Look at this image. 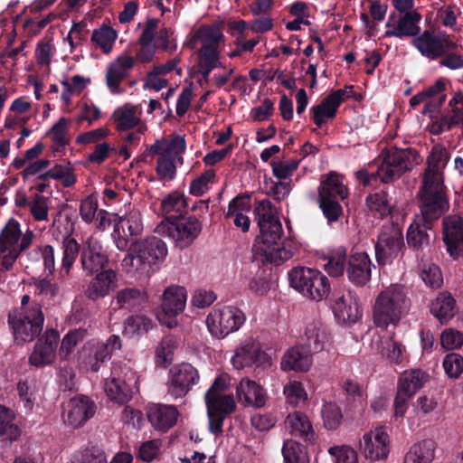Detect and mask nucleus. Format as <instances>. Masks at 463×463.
Masks as SVG:
<instances>
[{
  "instance_id": "1",
  "label": "nucleus",
  "mask_w": 463,
  "mask_h": 463,
  "mask_svg": "<svg viewBox=\"0 0 463 463\" xmlns=\"http://www.w3.org/2000/svg\"><path fill=\"white\" fill-rule=\"evenodd\" d=\"M254 213L260 228V235L256 237L252 247L254 259L258 260L260 257L261 261H269L275 265H280L289 260L293 256V251L281 241L282 225L271 202L258 201Z\"/></svg>"
},
{
  "instance_id": "2",
  "label": "nucleus",
  "mask_w": 463,
  "mask_h": 463,
  "mask_svg": "<svg viewBox=\"0 0 463 463\" xmlns=\"http://www.w3.org/2000/svg\"><path fill=\"white\" fill-rule=\"evenodd\" d=\"M411 307V300L404 286L392 284L382 290L375 298L373 319L376 326L386 329L399 324Z\"/></svg>"
},
{
  "instance_id": "3",
  "label": "nucleus",
  "mask_w": 463,
  "mask_h": 463,
  "mask_svg": "<svg viewBox=\"0 0 463 463\" xmlns=\"http://www.w3.org/2000/svg\"><path fill=\"white\" fill-rule=\"evenodd\" d=\"M168 250L160 238L152 236L132 242L122 260V268L128 274L144 271L147 266L163 261Z\"/></svg>"
},
{
  "instance_id": "4",
  "label": "nucleus",
  "mask_w": 463,
  "mask_h": 463,
  "mask_svg": "<svg viewBox=\"0 0 463 463\" xmlns=\"http://www.w3.org/2000/svg\"><path fill=\"white\" fill-rule=\"evenodd\" d=\"M431 178V180L430 177L422 180L416 195L420 210L416 218L425 223H434L449 209L444 183L440 182L439 177L432 175Z\"/></svg>"
},
{
  "instance_id": "5",
  "label": "nucleus",
  "mask_w": 463,
  "mask_h": 463,
  "mask_svg": "<svg viewBox=\"0 0 463 463\" xmlns=\"http://www.w3.org/2000/svg\"><path fill=\"white\" fill-rule=\"evenodd\" d=\"M185 150L184 137L175 136L171 140L161 138L150 146L143 156V160L148 155L157 156L156 174L160 180L170 181L175 176V160H182L181 155Z\"/></svg>"
},
{
  "instance_id": "6",
  "label": "nucleus",
  "mask_w": 463,
  "mask_h": 463,
  "mask_svg": "<svg viewBox=\"0 0 463 463\" xmlns=\"http://www.w3.org/2000/svg\"><path fill=\"white\" fill-rule=\"evenodd\" d=\"M44 316L39 304L31 308L14 309L8 315V324L18 345L32 342L43 331Z\"/></svg>"
},
{
  "instance_id": "7",
  "label": "nucleus",
  "mask_w": 463,
  "mask_h": 463,
  "mask_svg": "<svg viewBox=\"0 0 463 463\" xmlns=\"http://www.w3.org/2000/svg\"><path fill=\"white\" fill-rule=\"evenodd\" d=\"M289 285L304 297L320 301L328 297L331 286L326 275L317 269L296 267L288 272Z\"/></svg>"
},
{
  "instance_id": "8",
  "label": "nucleus",
  "mask_w": 463,
  "mask_h": 463,
  "mask_svg": "<svg viewBox=\"0 0 463 463\" xmlns=\"http://www.w3.org/2000/svg\"><path fill=\"white\" fill-rule=\"evenodd\" d=\"M348 195L347 188L343 184V177L335 172L327 175L318 187V203L328 222H336L343 213L339 203Z\"/></svg>"
},
{
  "instance_id": "9",
  "label": "nucleus",
  "mask_w": 463,
  "mask_h": 463,
  "mask_svg": "<svg viewBox=\"0 0 463 463\" xmlns=\"http://www.w3.org/2000/svg\"><path fill=\"white\" fill-rule=\"evenodd\" d=\"M419 154L411 147L390 151L378 167L376 175L382 182L391 183L419 164Z\"/></svg>"
},
{
  "instance_id": "10",
  "label": "nucleus",
  "mask_w": 463,
  "mask_h": 463,
  "mask_svg": "<svg viewBox=\"0 0 463 463\" xmlns=\"http://www.w3.org/2000/svg\"><path fill=\"white\" fill-rule=\"evenodd\" d=\"M245 316L237 307L226 306L212 311L206 318L209 332L216 338H224L237 331L244 323Z\"/></svg>"
},
{
  "instance_id": "11",
  "label": "nucleus",
  "mask_w": 463,
  "mask_h": 463,
  "mask_svg": "<svg viewBox=\"0 0 463 463\" xmlns=\"http://www.w3.org/2000/svg\"><path fill=\"white\" fill-rule=\"evenodd\" d=\"M199 380V373L191 364L182 363L173 365L168 373L166 393L174 400L184 398Z\"/></svg>"
},
{
  "instance_id": "12",
  "label": "nucleus",
  "mask_w": 463,
  "mask_h": 463,
  "mask_svg": "<svg viewBox=\"0 0 463 463\" xmlns=\"http://www.w3.org/2000/svg\"><path fill=\"white\" fill-rule=\"evenodd\" d=\"M135 381V373L128 366L115 365L111 371V376L106 379L104 390L109 400L126 404L131 399L133 392L131 382Z\"/></svg>"
},
{
  "instance_id": "13",
  "label": "nucleus",
  "mask_w": 463,
  "mask_h": 463,
  "mask_svg": "<svg viewBox=\"0 0 463 463\" xmlns=\"http://www.w3.org/2000/svg\"><path fill=\"white\" fill-rule=\"evenodd\" d=\"M158 229L172 238L177 247L184 249L198 237L202 223L194 216L180 217L172 222H162Z\"/></svg>"
},
{
  "instance_id": "14",
  "label": "nucleus",
  "mask_w": 463,
  "mask_h": 463,
  "mask_svg": "<svg viewBox=\"0 0 463 463\" xmlns=\"http://www.w3.org/2000/svg\"><path fill=\"white\" fill-rule=\"evenodd\" d=\"M404 246L402 229L397 224L383 226L375 243V258L379 265L396 259Z\"/></svg>"
},
{
  "instance_id": "15",
  "label": "nucleus",
  "mask_w": 463,
  "mask_h": 463,
  "mask_svg": "<svg viewBox=\"0 0 463 463\" xmlns=\"http://www.w3.org/2000/svg\"><path fill=\"white\" fill-rule=\"evenodd\" d=\"M429 374L420 369L405 371L399 379L394 400L395 416H403L407 402L429 381Z\"/></svg>"
},
{
  "instance_id": "16",
  "label": "nucleus",
  "mask_w": 463,
  "mask_h": 463,
  "mask_svg": "<svg viewBox=\"0 0 463 463\" xmlns=\"http://www.w3.org/2000/svg\"><path fill=\"white\" fill-rule=\"evenodd\" d=\"M21 237L19 222L10 219L0 234V263L8 270L20 255L18 241Z\"/></svg>"
},
{
  "instance_id": "17",
  "label": "nucleus",
  "mask_w": 463,
  "mask_h": 463,
  "mask_svg": "<svg viewBox=\"0 0 463 463\" xmlns=\"http://www.w3.org/2000/svg\"><path fill=\"white\" fill-rule=\"evenodd\" d=\"M109 263V255L99 241L89 237L82 244L80 264L88 275L102 271Z\"/></svg>"
},
{
  "instance_id": "18",
  "label": "nucleus",
  "mask_w": 463,
  "mask_h": 463,
  "mask_svg": "<svg viewBox=\"0 0 463 463\" xmlns=\"http://www.w3.org/2000/svg\"><path fill=\"white\" fill-rule=\"evenodd\" d=\"M412 43L421 55L431 60L442 57L446 52L457 47L455 43L446 38H441L428 30L415 37L412 40Z\"/></svg>"
},
{
  "instance_id": "19",
  "label": "nucleus",
  "mask_w": 463,
  "mask_h": 463,
  "mask_svg": "<svg viewBox=\"0 0 463 463\" xmlns=\"http://www.w3.org/2000/svg\"><path fill=\"white\" fill-rule=\"evenodd\" d=\"M59 341L58 331L47 329L36 342L29 357V362L35 367L52 364L56 358V348Z\"/></svg>"
},
{
  "instance_id": "20",
  "label": "nucleus",
  "mask_w": 463,
  "mask_h": 463,
  "mask_svg": "<svg viewBox=\"0 0 463 463\" xmlns=\"http://www.w3.org/2000/svg\"><path fill=\"white\" fill-rule=\"evenodd\" d=\"M95 410L94 402L87 396L71 398L66 405L63 420L74 429L79 428L93 417Z\"/></svg>"
},
{
  "instance_id": "21",
  "label": "nucleus",
  "mask_w": 463,
  "mask_h": 463,
  "mask_svg": "<svg viewBox=\"0 0 463 463\" xmlns=\"http://www.w3.org/2000/svg\"><path fill=\"white\" fill-rule=\"evenodd\" d=\"M442 226L447 251L454 259L463 256V219L456 214L447 216Z\"/></svg>"
},
{
  "instance_id": "22",
  "label": "nucleus",
  "mask_w": 463,
  "mask_h": 463,
  "mask_svg": "<svg viewBox=\"0 0 463 463\" xmlns=\"http://www.w3.org/2000/svg\"><path fill=\"white\" fill-rule=\"evenodd\" d=\"M331 306L340 323H354L361 317L356 298L350 292H333Z\"/></svg>"
},
{
  "instance_id": "23",
  "label": "nucleus",
  "mask_w": 463,
  "mask_h": 463,
  "mask_svg": "<svg viewBox=\"0 0 463 463\" xmlns=\"http://www.w3.org/2000/svg\"><path fill=\"white\" fill-rule=\"evenodd\" d=\"M186 292L184 288L172 286L167 288L162 298V311L164 316L167 317L168 321L160 318L168 327H173L176 323L173 320L179 313H181L185 307Z\"/></svg>"
},
{
  "instance_id": "24",
  "label": "nucleus",
  "mask_w": 463,
  "mask_h": 463,
  "mask_svg": "<svg viewBox=\"0 0 463 463\" xmlns=\"http://www.w3.org/2000/svg\"><path fill=\"white\" fill-rule=\"evenodd\" d=\"M118 287V277L111 269L97 272L85 290V296L96 301L108 296Z\"/></svg>"
},
{
  "instance_id": "25",
  "label": "nucleus",
  "mask_w": 463,
  "mask_h": 463,
  "mask_svg": "<svg viewBox=\"0 0 463 463\" xmlns=\"http://www.w3.org/2000/svg\"><path fill=\"white\" fill-rule=\"evenodd\" d=\"M372 262L365 252H357L349 257L346 274L356 286H364L371 279Z\"/></svg>"
},
{
  "instance_id": "26",
  "label": "nucleus",
  "mask_w": 463,
  "mask_h": 463,
  "mask_svg": "<svg viewBox=\"0 0 463 463\" xmlns=\"http://www.w3.org/2000/svg\"><path fill=\"white\" fill-rule=\"evenodd\" d=\"M432 225L433 223H425V222L415 217L407 231L408 245L415 250H424L429 248L435 239Z\"/></svg>"
},
{
  "instance_id": "27",
  "label": "nucleus",
  "mask_w": 463,
  "mask_h": 463,
  "mask_svg": "<svg viewBox=\"0 0 463 463\" xmlns=\"http://www.w3.org/2000/svg\"><path fill=\"white\" fill-rule=\"evenodd\" d=\"M312 364L311 350L304 345H295L286 351L280 362L283 371L307 372Z\"/></svg>"
},
{
  "instance_id": "28",
  "label": "nucleus",
  "mask_w": 463,
  "mask_h": 463,
  "mask_svg": "<svg viewBox=\"0 0 463 463\" xmlns=\"http://www.w3.org/2000/svg\"><path fill=\"white\" fill-rule=\"evenodd\" d=\"M388 435L381 430H376L373 437L371 433H366L361 441V449L366 458L371 460H379L387 457Z\"/></svg>"
},
{
  "instance_id": "29",
  "label": "nucleus",
  "mask_w": 463,
  "mask_h": 463,
  "mask_svg": "<svg viewBox=\"0 0 463 463\" xmlns=\"http://www.w3.org/2000/svg\"><path fill=\"white\" fill-rule=\"evenodd\" d=\"M345 91L344 90H337L333 91L322 101L314 106L311 110L313 111L314 123L320 128L326 119H332L335 117L337 109L343 101V97Z\"/></svg>"
},
{
  "instance_id": "30",
  "label": "nucleus",
  "mask_w": 463,
  "mask_h": 463,
  "mask_svg": "<svg viewBox=\"0 0 463 463\" xmlns=\"http://www.w3.org/2000/svg\"><path fill=\"white\" fill-rule=\"evenodd\" d=\"M178 414L174 405L153 404L147 410V418L152 426L164 432L176 423Z\"/></svg>"
},
{
  "instance_id": "31",
  "label": "nucleus",
  "mask_w": 463,
  "mask_h": 463,
  "mask_svg": "<svg viewBox=\"0 0 463 463\" xmlns=\"http://www.w3.org/2000/svg\"><path fill=\"white\" fill-rule=\"evenodd\" d=\"M265 354L261 351L258 343L253 340H246L235 351L232 357V363L236 369H241L260 363Z\"/></svg>"
},
{
  "instance_id": "32",
  "label": "nucleus",
  "mask_w": 463,
  "mask_h": 463,
  "mask_svg": "<svg viewBox=\"0 0 463 463\" xmlns=\"http://www.w3.org/2000/svg\"><path fill=\"white\" fill-rule=\"evenodd\" d=\"M147 300L145 291L136 287H127L117 291L113 301L118 309L128 311L139 310Z\"/></svg>"
},
{
  "instance_id": "33",
  "label": "nucleus",
  "mask_w": 463,
  "mask_h": 463,
  "mask_svg": "<svg viewBox=\"0 0 463 463\" xmlns=\"http://www.w3.org/2000/svg\"><path fill=\"white\" fill-rule=\"evenodd\" d=\"M285 425L292 436L303 439L305 441L313 442L315 440V431L305 414L298 411L288 414Z\"/></svg>"
},
{
  "instance_id": "34",
  "label": "nucleus",
  "mask_w": 463,
  "mask_h": 463,
  "mask_svg": "<svg viewBox=\"0 0 463 463\" xmlns=\"http://www.w3.org/2000/svg\"><path fill=\"white\" fill-rule=\"evenodd\" d=\"M133 66L134 58L131 56H120L109 65L106 80L112 92H118L119 83L128 76V71Z\"/></svg>"
},
{
  "instance_id": "35",
  "label": "nucleus",
  "mask_w": 463,
  "mask_h": 463,
  "mask_svg": "<svg viewBox=\"0 0 463 463\" xmlns=\"http://www.w3.org/2000/svg\"><path fill=\"white\" fill-rule=\"evenodd\" d=\"M237 397L240 402L257 408L265 404V397L261 387L254 381L242 379L237 386Z\"/></svg>"
},
{
  "instance_id": "36",
  "label": "nucleus",
  "mask_w": 463,
  "mask_h": 463,
  "mask_svg": "<svg viewBox=\"0 0 463 463\" xmlns=\"http://www.w3.org/2000/svg\"><path fill=\"white\" fill-rule=\"evenodd\" d=\"M449 152L442 146H434L427 158V168L422 175V180L430 177L431 180L432 175L439 177L440 182L444 183L442 169L449 161Z\"/></svg>"
},
{
  "instance_id": "37",
  "label": "nucleus",
  "mask_w": 463,
  "mask_h": 463,
  "mask_svg": "<svg viewBox=\"0 0 463 463\" xmlns=\"http://www.w3.org/2000/svg\"><path fill=\"white\" fill-rule=\"evenodd\" d=\"M420 19L421 15L417 11L407 12L399 19L395 28L385 33V36H416L420 33L417 24Z\"/></svg>"
},
{
  "instance_id": "38",
  "label": "nucleus",
  "mask_w": 463,
  "mask_h": 463,
  "mask_svg": "<svg viewBox=\"0 0 463 463\" xmlns=\"http://www.w3.org/2000/svg\"><path fill=\"white\" fill-rule=\"evenodd\" d=\"M197 41L202 43L201 48H218L220 43L224 41V35L219 24L201 26L191 39V45Z\"/></svg>"
},
{
  "instance_id": "39",
  "label": "nucleus",
  "mask_w": 463,
  "mask_h": 463,
  "mask_svg": "<svg viewBox=\"0 0 463 463\" xmlns=\"http://www.w3.org/2000/svg\"><path fill=\"white\" fill-rule=\"evenodd\" d=\"M436 445L432 439L414 444L404 457L403 463H430L434 458Z\"/></svg>"
},
{
  "instance_id": "40",
  "label": "nucleus",
  "mask_w": 463,
  "mask_h": 463,
  "mask_svg": "<svg viewBox=\"0 0 463 463\" xmlns=\"http://www.w3.org/2000/svg\"><path fill=\"white\" fill-rule=\"evenodd\" d=\"M455 305L456 301L449 293L441 292L431 302L430 312L443 324L454 317Z\"/></svg>"
},
{
  "instance_id": "41",
  "label": "nucleus",
  "mask_w": 463,
  "mask_h": 463,
  "mask_svg": "<svg viewBox=\"0 0 463 463\" xmlns=\"http://www.w3.org/2000/svg\"><path fill=\"white\" fill-rule=\"evenodd\" d=\"M21 430L14 421V413L5 406L0 405V439L2 441L16 440Z\"/></svg>"
},
{
  "instance_id": "42",
  "label": "nucleus",
  "mask_w": 463,
  "mask_h": 463,
  "mask_svg": "<svg viewBox=\"0 0 463 463\" xmlns=\"http://www.w3.org/2000/svg\"><path fill=\"white\" fill-rule=\"evenodd\" d=\"M306 348L311 350V353H318L325 347L327 341V334L319 322H313L307 325L306 331Z\"/></svg>"
},
{
  "instance_id": "43",
  "label": "nucleus",
  "mask_w": 463,
  "mask_h": 463,
  "mask_svg": "<svg viewBox=\"0 0 463 463\" xmlns=\"http://www.w3.org/2000/svg\"><path fill=\"white\" fill-rule=\"evenodd\" d=\"M81 248L78 241L70 235L63 238L61 242L62 258L61 269L65 275H69L78 255L81 254Z\"/></svg>"
},
{
  "instance_id": "44",
  "label": "nucleus",
  "mask_w": 463,
  "mask_h": 463,
  "mask_svg": "<svg viewBox=\"0 0 463 463\" xmlns=\"http://www.w3.org/2000/svg\"><path fill=\"white\" fill-rule=\"evenodd\" d=\"M366 205L371 212L384 217L392 213L395 201L389 198L387 192H381L369 195L366 198Z\"/></svg>"
},
{
  "instance_id": "45",
  "label": "nucleus",
  "mask_w": 463,
  "mask_h": 463,
  "mask_svg": "<svg viewBox=\"0 0 463 463\" xmlns=\"http://www.w3.org/2000/svg\"><path fill=\"white\" fill-rule=\"evenodd\" d=\"M186 206L184 196L178 193L169 194L162 202V210L165 215L164 222H172L182 217V212Z\"/></svg>"
},
{
  "instance_id": "46",
  "label": "nucleus",
  "mask_w": 463,
  "mask_h": 463,
  "mask_svg": "<svg viewBox=\"0 0 463 463\" xmlns=\"http://www.w3.org/2000/svg\"><path fill=\"white\" fill-rule=\"evenodd\" d=\"M207 411L225 416L235 410V401L232 395L222 394L204 397Z\"/></svg>"
},
{
  "instance_id": "47",
  "label": "nucleus",
  "mask_w": 463,
  "mask_h": 463,
  "mask_svg": "<svg viewBox=\"0 0 463 463\" xmlns=\"http://www.w3.org/2000/svg\"><path fill=\"white\" fill-rule=\"evenodd\" d=\"M153 326L151 319L145 316H130L124 322L123 335L133 337L148 332Z\"/></svg>"
},
{
  "instance_id": "48",
  "label": "nucleus",
  "mask_w": 463,
  "mask_h": 463,
  "mask_svg": "<svg viewBox=\"0 0 463 463\" xmlns=\"http://www.w3.org/2000/svg\"><path fill=\"white\" fill-rule=\"evenodd\" d=\"M285 463H309L305 448L297 441L288 439L282 447Z\"/></svg>"
},
{
  "instance_id": "49",
  "label": "nucleus",
  "mask_w": 463,
  "mask_h": 463,
  "mask_svg": "<svg viewBox=\"0 0 463 463\" xmlns=\"http://www.w3.org/2000/svg\"><path fill=\"white\" fill-rule=\"evenodd\" d=\"M136 110L135 107L125 106L114 112L113 118L118 130H128L137 125L139 118L136 116Z\"/></svg>"
},
{
  "instance_id": "50",
  "label": "nucleus",
  "mask_w": 463,
  "mask_h": 463,
  "mask_svg": "<svg viewBox=\"0 0 463 463\" xmlns=\"http://www.w3.org/2000/svg\"><path fill=\"white\" fill-rule=\"evenodd\" d=\"M345 255L346 251L343 248L331 252L327 258V262L324 265L325 270L332 277L343 275L345 269H346Z\"/></svg>"
},
{
  "instance_id": "51",
  "label": "nucleus",
  "mask_w": 463,
  "mask_h": 463,
  "mask_svg": "<svg viewBox=\"0 0 463 463\" xmlns=\"http://www.w3.org/2000/svg\"><path fill=\"white\" fill-rule=\"evenodd\" d=\"M116 38V31L109 26L103 25L99 29L94 30L91 41L99 46L105 53H109Z\"/></svg>"
},
{
  "instance_id": "52",
  "label": "nucleus",
  "mask_w": 463,
  "mask_h": 463,
  "mask_svg": "<svg viewBox=\"0 0 463 463\" xmlns=\"http://www.w3.org/2000/svg\"><path fill=\"white\" fill-rule=\"evenodd\" d=\"M342 391L345 395V410H353L360 402L363 392L359 383L354 380L347 379L342 383Z\"/></svg>"
},
{
  "instance_id": "53",
  "label": "nucleus",
  "mask_w": 463,
  "mask_h": 463,
  "mask_svg": "<svg viewBox=\"0 0 463 463\" xmlns=\"http://www.w3.org/2000/svg\"><path fill=\"white\" fill-rule=\"evenodd\" d=\"M86 334V330L82 328L70 331L67 335H65L61 341L59 355L62 359H67L73 351L74 347L84 339Z\"/></svg>"
},
{
  "instance_id": "54",
  "label": "nucleus",
  "mask_w": 463,
  "mask_h": 463,
  "mask_svg": "<svg viewBox=\"0 0 463 463\" xmlns=\"http://www.w3.org/2000/svg\"><path fill=\"white\" fill-rule=\"evenodd\" d=\"M110 357L111 355L109 354L108 348L100 343H98L90 349L89 355L86 357L85 363L91 371L98 372L100 364L109 360Z\"/></svg>"
},
{
  "instance_id": "55",
  "label": "nucleus",
  "mask_w": 463,
  "mask_h": 463,
  "mask_svg": "<svg viewBox=\"0 0 463 463\" xmlns=\"http://www.w3.org/2000/svg\"><path fill=\"white\" fill-rule=\"evenodd\" d=\"M322 416L325 427L328 430L337 429L343 419L340 407L337 403L332 402L324 404Z\"/></svg>"
},
{
  "instance_id": "56",
  "label": "nucleus",
  "mask_w": 463,
  "mask_h": 463,
  "mask_svg": "<svg viewBox=\"0 0 463 463\" xmlns=\"http://www.w3.org/2000/svg\"><path fill=\"white\" fill-rule=\"evenodd\" d=\"M33 287L35 294L42 298V301H54L60 294L58 284L52 283L46 279L35 280Z\"/></svg>"
},
{
  "instance_id": "57",
  "label": "nucleus",
  "mask_w": 463,
  "mask_h": 463,
  "mask_svg": "<svg viewBox=\"0 0 463 463\" xmlns=\"http://www.w3.org/2000/svg\"><path fill=\"white\" fill-rule=\"evenodd\" d=\"M420 278L430 288H438L443 283L439 268L433 264H423L420 269Z\"/></svg>"
},
{
  "instance_id": "58",
  "label": "nucleus",
  "mask_w": 463,
  "mask_h": 463,
  "mask_svg": "<svg viewBox=\"0 0 463 463\" xmlns=\"http://www.w3.org/2000/svg\"><path fill=\"white\" fill-rule=\"evenodd\" d=\"M284 394L288 403L295 406L304 403L307 399V394L301 383L294 381L285 385Z\"/></svg>"
},
{
  "instance_id": "59",
  "label": "nucleus",
  "mask_w": 463,
  "mask_h": 463,
  "mask_svg": "<svg viewBox=\"0 0 463 463\" xmlns=\"http://www.w3.org/2000/svg\"><path fill=\"white\" fill-rule=\"evenodd\" d=\"M29 256L34 259L42 257L45 270L52 274L55 269L54 250L51 245L38 247L29 252Z\"/></svg>"
},
{
  "instance_id": "60",
  "label": "nucleus",
  "mask_w": 463,
  "mask_h": 463,
  "mask_svg": "<svg viewBox=\"0 0 463 463\" xmlns=\"http://www.w3.org/2000/svg\"><path fill=\"white\" fill-rule=\"evenodd\" d=\"M443 367L449 377L457 379L463 372V357L458 354L450 353L445 356Z\"/></svg>"
},
{
  "instance_id": "61",
  "label": "nucleus",
  "mask_w": 463,
  "mask_h": 463,
  "mask_svg": "<svg viewBox=\"0 0 463 463\" xmlns=\"http://www.w3.org/2000/svg\"><path fill=\"white\" fill-rule=\"evenodd\" d=\"M119 224L123 232L129 236H137L140 234L143 230L140 214L137 212L130 213L125 218H122Z\"/></svg>"
},
{
  "instance_id": "62",
  "label": "nucleus",
  "mask_w": 463,
  "mask_h": 463,
  "mask_svg": "<svg viewBox=\"0 0 463 463\" xmlns=\"http://www.w3.org/2000/svg\"><path fill=\"white\" fill-rule=\"evenodd\" d=\"M105 452L98 447L85 449L72 463H107Z\"/></svg>"
},
{
  "instance_id": "63",
  "label": "nucleus",
  "mask_w": 463,
  "mask_h": 463,
  "mask_svg": "<svg viewBox=\"0 0 463 463\" xmlns=\"http://www.w3.org/2000/svg\"><path fill=\"white\" fill-rule=\"evenodd\" d=\"M328 452L334 456L335 463H357V453L349 446L332 447Z\"/></svg>"
},
{
  "instance_id": "64",
  "label": "nucleus",
  "mask_w": 463,
  "mask_h": 463,
  "mask_svg": "<svg viewBox=\"0 0 463 463\" xmlns=\"http://www.w3.org/2000/svg\"><path fill=\"white\" fill-rule=\"evenodd\" d=\"M440 343L447 350L459 348L463 345V334L454 329L445 330L441 334Z\"/></svg>"
}]
</instances>
